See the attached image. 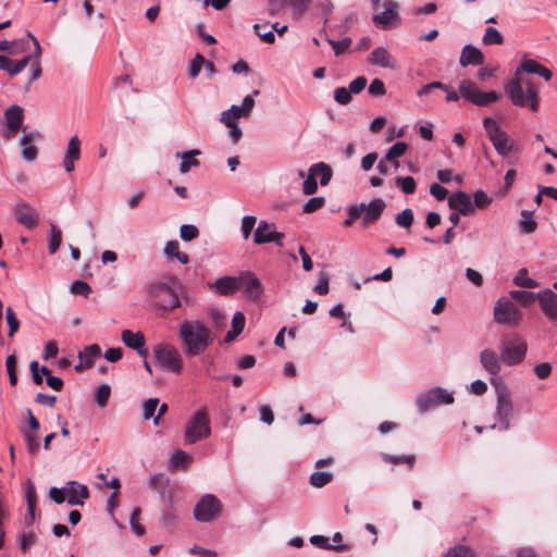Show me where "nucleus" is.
<instances>
[{"label": "nucleus", "mask_w": 557, "mask_h": 557, "mask_svg": "<svg viewBox=\"0 0 557 557\" xmlns=\"http://www.w3.org/2000/svg\"><path fill=\"white\" fill-rule=\"evenodd\" d=\"M199 236V231L194 224H183L180 228V237L184 242H190Z\"/></svg>", "instance_id": "13d9d810"}, {"label": "nucleus", "mask_w": 557, "mask_h": 557, "mask_svg": "<svg viewBox=\"0 0 557 557\" xmlns=\"http://www.w3.org/2000/svg\"><path fill=\"white\" fill-rule=\"evenodd\" d=\"M455 400L454 393L446 388L435 386L429 391L421 393L416 398L417 410L420 414H424L441 405H450Z\"/></svg>", "instance_id": "6e6552de"}, {"label": "nucleus", "mask_w": 557, "mask_h": 557, "mask_svg": "<svg viewBox=\"0 0 557 557\" xmlns=\"http://www.w3.org/2000/svg\"><path fill=\"white\" fill-rule=\"evenodd\" d=\"M408 145L404 141L395 143L386 152L385 160L394 161L397 158H400L407 151Z\"/></svg>", "instance_id": "49530a36"}, {"label": "nucleus", "mask_w": 557, "mask_h": 557, "mask_svg": "<svg viewBox=\"0 0 557 557\" xmlns=\"http://www.w3.org/2000/svg\"><path fill=\"white\" fill-rule=\"evenodd\" d=\"M396 224L404 228H409L413 223V212L407 208L396 215Z\"/></svg>", "instance_id": "864d4df0"}, {"label": "nucleus", "mask_w": 557, "mask_h": 557, "mask_svg": "<svg viewBox=\"0 0 557 557\" xmlns=\"http://www.w3.org/2000/svg\"><path fill=\"white\" fill-rule=\"evenodd\" d=\"M267 25L255 24L253 30L257 36H259L264 42L273 44L275 41V35L272 29L267 30Z\"/></svg>", "instance_id": "5fc2aeb1"}, {"label": "nucleus", "mask_w": 557, "mask_h": 557, "mask_svg": "<svg viewBox=\"0 0 557 557\" xmlns=\"http://www.w3.org/2000/svg\"><path fill=\"white\" fill-rule=\"evenodd\" d=\"M14 213L17 223L25 226L28 230H33L37 226L39 221V215L36 209L24 200H20L16 202L14 207Z\"/></svg>", "instance_id": "f3484780"}, {"label": "nucleus", "mask_w": 557, "mask_h": 557, "mask_svg": "<svg viewBox=\"0 0 557 557\" xmlns=\"http://www.w3.org/2000/svg\"><path fill=\"white\" fill-rule=\"evenodd\" d=\"M5 319L9 326V336H13L20 327V321L11 307L5 310Z\"/></svg>", "instance_id": "4d7b16f0"}, {"label": "nucleus", "mask_w": 557, "mask_h": 557, "mask_svg": "<svg viewBox=\"0 0 557 557\" xmlns=\"http://www.w3.org/2000/svg\"><path fill=\"white\" fill-rule=\"evenodd\" d=\"M520 228L521 232L524 234H531L536 230V222L533 219V212L529 210H522L521 211V219H520Z\"/></svg>", "instance_id": "c9c22d12"}, {"label": "nucleus", "mask_w": 557, "mask_h": 557, "mask_svg": "<svg viewBox=\"0 0 557 557\" xmlns=\"http://www.w3.org/2000/svg\"><path fill=\"white\" fill-rule=\"evenodd\" d=\"M121 338L127 347L136 350L140 357H147L148 350L145 348V336L141 332L134 333L131 330H124L121 333Z\"/></svg>", "instance_id": "393cba45"}, {"label": "nucleus", "mask_w": 557, "mask_h": 557, "mask_svg": "<svg viewBox=\"0 0 557 557\" xmlns=\"http://www.w3.org/2000/svg\"><path fill=\"white\" fill-rule=\"evenodd\" d=\"M205 64V57L200 53H197L188 64V77L190 79H195L198 77L202 66Z\"/></svg>", "instance_id": "a18cd8bd"}, {"label": "nucleus", "mask_w": 557, "mask_h": 557, "mask_svg": "<svg viewBox=\"0 0 557 557\" xmlns=\"http://www.w3.org/2000/svg\"><path fill=\"white\" fill-rule=\"evenodd\" d=\"M483 127L498 154L505 157L513 151L515 141L493 117H484Z\"/></svg>", "instance_id": "1a4fd4ad"}, {"label": "nucleus", "mask_w": 557, "mask_h": 557, "mask_svg": "<svg viewBox=\"0 0 557 557\" xmlns=\"http://www.w3.org/2000/svg\"><path fill=\"white\" fill-rule=\"evenodd\" d=\"M368 62L372 65L383 69L394 70L397 67L396 60L389 54L384 47L375 48L368 58Z\"/></svg>", "instance_id": "a878e982"}, {"label": "nucleus", "mask_w": 557, "mask_h": 557, "mask_svg": "<svg viewBox=\"0 0 557 557\" xmlns=\"http://www.w3.org/2000/svg\"><path fill=\"white\" fill-rule=\"evenodd\" d=\"M49 495L55 504L66 502L73 506H82L84 504L83 500L89 497V490L87 485L77 481H69L62 487L52 486L49 490Z\"/></svg>", "instance_id": "0eeeda50"}, {"label": "nucleus", "mask_w": 557, "mask_h": 557, "mask_svg": "<svg viewBox=\"0 0 557 557\" xmlns=\"http://www.w3.org/2000/svg\"><path fill=\"white\" fill-rule=\"evenodd\" d=\"M334 100L341 106H347L351 102L352 96L346 87H337L334 90Z\"/></svg>", "instance_id": "052dcab7"}, {"label": "nucleus", "mask_w": 557, "mask_h": 557, "mask_svg": "<svg viewBox=\"0 0 557 557\" xmlns=\"http://www.w3.org/2000/svg\"><path fill=\"white\" fill-rule=\"evenodd\" d=\"M509 295L512 299L521 302L523 306H528L537 299V293L534 292L513 289L510 290Z\"/></svg>", "instance_id": "37998d69"}, {"label": "nucleus", "mask_w": 557, "mask_h": 557, "mask_svg": "<svg viewBox=\"0 0 557 557\" xmlns=\"http://www.w3.org/2000/svg\"><path fill=\"white\" fill-rule=\"evenodd\" d=\"M158 398H149L143 404V417L145 420L154 418V412L158 407Z\"/></svg>", "instance_id": "e2e57ef3"}, {"label": "nucleus", "mask_w": 557, "mask_h": 557, "mask_svg": "<svg viewBox=\"0 0 557 557\" xmlns=\"http://www.w3.org/2000/svg\"><path fill=\"white\" fill-rule=\"evenodd\" d=\"M4 119L7 124V131L3 132L2 136L4 139L10 140L22 126L24 119V111L20 106H11L4 112Z\"/></svg>", "instance_id": "6ab92c4d"}, {"label": "nucleus", "mask_w": 557, "mask_h": 557, "mask_svg": "<svg viewBox=\"0 0 557 557\" xmlns=\"http://www.w3.org/2000/svg\"><path fill=\"white\" fill-rule=\"evenodd\" d=\"M513 283L523 288H535L540 285L537 281L528 276V270L524 268L518 271L513 278Z\"/></svg>", "instance_id": "58836bf2"}, {"label": "nucleus", "mask_w": 557, "mask_h": 557, "mask_svg": "<svg viewBox=\"0 0 557 557\" xmlns=\"http://www.w3.org/2000/svg\"><path fill=\"white\" fill-rule=\"evenodd\" d=\"M444 557H475L473 550L465 545H456L451 547Z\"/></svg>", "instance_id": "6e6d98bb"}, {"label": "nucleus", "mask_w": 557, "mask_h": 557, "mask_svg": "<svg viewBox=\"0 0 557 557\" xmlns=\"http://www.w3.org/2000/svg\"><path fill=\"white\" fill-rule=\"evenodd\" d=\"M239 289H243L248 299L257 301L263 294V285L255 273L246 271L238 276Z\"/></svg>", "instance_id": "dca6fc26"}, {"label": "nucleus", "mask_w": 557, "mask_h": 557, "mask_svg": "<svg viewBox=\"0 0 557 557\" xmlns=\"http://www.w3.org/2000/svg\"><path fill=\"white\" fill-rule=\"evenodd\" d=\"M209 317L211 318L214 326L220 330L225 326V315L224 313L216 307H212L209 309Z\"/></svg>", "instance_id": "338daca9"}, {"label": "nucleus", "mask_w": 557, "mask_h": 557, "mask_svg": "<svg viewBox=\"0 0 557 557\" xmlns=\"http://www.w3.org/2000/svg\"><path fill=\"white\" fill-rule=\"evenodd\" d=\"M368 92L373 97H382L386 94L385 84L380 78H374L368 88Z\"/></svg>", "instance_id": "69168bd1"}, {"label": "nucleus", "mask_w": 557, "mask_h": 557, "mask_svg": "<svg viewBox=\"0 0 557 557\" xmlns=\"http://www.w3.org/2000/svg\"><path fill=\"white\" fill-rule=\"evenodd\" d=\"M168 478L163 473L151 474L148 478V484L152 490L162 492L168 485Z\"/></svg>", "instance_id": "603ef678"}, {"label": "nucleus", "mask_w": 557, "mask_h": 557, "mask_svg": "<svg viewBox=\"0 0 557 557\" xmlns=\"http://www.w3.org/2000/svg\"><path fill=\"white\" fill-rule=\"evenodd\" d=\"M70 290L73 294H78L84 297H88V295L91 293L90 286L86 282L81 281V280L74 281L71 284Z\"/></svg>", "instance_id": "774afa93"}, {"label": "nucleus", "mask_w": 557, "mask_h": 557, "mask_svg": "<svg viewBox=\"0 0 557 557\" xmlns=\"http://www.w3.org/2000/svg\"><path fill=\"white\" fill-rule=\"evenodd\" d=\"M26 449L30 455H36L40 448L39 437L36 432L23 431Z\"/></svg>", "instance_id": "a19ab883"}, {"label": "nucleus", "mask_w": 557, "mask_h": 557, "mask_svg": "<svg viewBox=\"0 0 557 557\" xmlns=\"http://www.w3.org/2000/svg\"><path fill=\"white\" fill-rule=\"evenodd\" d=\"M177 336L187 358L205 352L215 338L214 333L200 320H184L177 327Z\"/></svg>", "instance_id": "f03ea898"}, {"label": "nucleus", "mask_w": 557, "mask_h": 557, "mask_svg": "<svg viewBox=\"0 0 557 557\" xmlns=\"http://www.w3.org/2000/svg\"><path fill=\"white\" fill-rule=\"evenodd\" d=\"M333 9L334 5L331 0H321L317 3V10L319 11L320 16L323 18L324 26L326 25Z\"/></svg>", "instance_id": "680f3d73"}, {"label": "nucleus", "mask_w": 557, "mask_h": 557, "mask_svg": "<svg viewBox=\"0 0 557 557\" xmlns=\"http://www.w3.org/2000/svg\"><path fill=\"white\" fill-rule=\"evenodd\" d=\"M100 355V347L97 344L85 347L84 351L79 352V360L84 361V366L89 368L92 366L94 360Z\"/></svg>", "instance_id": "f704fd0d"}, {"label": "nucleus", "mask_w": 557, "mask_h": 557, "mask_svg": "<svg viewBox=\"0 0 557 557\" xmlns=\"http://www.w3.org/2000/svg\"><path fill=\"white\" fill-rule=\"evenodd\" d=\"M522 73L536 74L548 82L553 78V72L524 54L512 78L504 84L505 94L515 107L528 108L532 112H536L540 109L539 90L535 84L522 77Z\"/></svg>", "instance_id": "f257e3e1"}, {"label": "nucleus", "mask_w": 557, "mask_h": 557, "mask_svg": "<svg viewBox=\"0 0 557 557\" xmlns=\"http://www.w3.org/2000/svg\"><path fill=\"white\" fill-rule=\"evenodd\" d=\"M211 287H214L220 295H230L239 290L238 276H224L216 280Z\"/></svg>", "instance_id": "cd10ccee"}, {"label": "nucleus", "mask_w": 557, "mask_h": 557, "mask_svg": "<svg viewBox=\"0 0 557 557\" xmlns=\"http://www.w3.org/2000/svg\"><path fill=\"white\" fill-rule=\"evenodd\" d=\"M198 154H200L198 149H193L186 152H177L176 157L182 159L180 163V172L185 174L190 170L191 166H198L199 161L195 159V156Z\"/></svg>", "instance_id": "7c9ffc66"}, {"label": "nucleus", "mask_w": 557, "mask_h": 557, "mask_svg": "<svg viewBox=\"0 0 557 557\" xmlns=\"http://www.w3.org/2000/svg\"><path fill=\"white\" fill-rule=\"evenodd\" d=\"M502 360L506 366H517L521 363L527 355L528 345L519 336H515L511 339L503 341L500 346Z\"/></svg>", "instance_id": "f8f14e48"}, {"label": "nucleus", "mask_w": 557, "mask_h": 557, "mask_svg": "<svg viewBox=\"0 0 557 557\" xmlns=\"http://www.w3.org/2000/svg\"><path fill=\"white\" fill-rule=\"evenodd\" d=\"M62 242V232L61 230L53 223L50 224V236H49V244H48V250L50 255H54Z\"/></svg>", "instance_id": "4c0bfd02"}, {"label": "nucleus", "mask_w": 557, "mask_h": 557, "mask_svg": "<svg viewBox=\"0 0 557 557\" xmlns=\"http://www.w3.org/2000/svg\"><path fill=\"white\" fill-rule=\"evenodd\" d=\"M29 49V41L27 39L17 40H1L0 51L9 54L16 55L18 52H23Z\"/></svg>", "instance_id": "c85d7f7f"}, {"label": "nucleus", "mask_w": 557, "mask_h": 557, "mask_svg": "<svg viewBox=\"0 0 557 557\" xmlns=\"http://www.w3.org/2000/svg\"><path fill=\"white\" fill-rule=\"evenodd\" d=\"M492 384L496 386L497 401H496V416L498 425L494 424L493 429L507 431L510 428V419L512 416V403L507 388L492 379Z\"/></svg>", "instance_id": "9d476101"}, {"label": "nucleus", "mask_w": 557, "mask_h": 557, "mask_svg": "<svg viewBox=\"0 0 557 557\" xmlns=\"http://www.w3.org/2000/svg\"><path fill=\"white\" fill-rule=\"evenodd\" d=\"M541 310L549 320H557V294L546 288L537 292Z\"/></svg>", "instance_id": "412c9836"}, {"label": "nucleus", "mask_w": 557, "mask_h": 557, "mask_svg": "<svg viewBox=\"0 0 557 557\" xmlns=\"http://www.w3.org/2000/svg\"><path fill=\"white\" fill-rule=\"evenodd\" d=\"M211 435L210 418L206 408L193 413L184 430V444L194 445Z\"/></svg>", "instance_id": "423d86ee"}, {"label": "nucleus", "mask_w": 557, "mask_h": 557, "mask_svg": "<svg viewBox=\"0 0 557 557\" xmlns=\"http://www.w3.org/2000/svg\"><path fill=\"white\" fill-rule=\"evenodd\" d=\"M257 218L255 215H245L242 220V235L244 239H248L255 228Z\"/></svg>", "instance_id": "bf43d9fd"}, {"label": "nucleus", "mask_w": 557, "mask_h": 557, "mask_svg": "<svg viewBox=\"0 0 557 557\" xmlns=\"http://www.w3.org/2000/svg\"><path fill=\"white\" fill-rule=\"evenodd\" d=\"M482 40L485 45H502L504 37L496 28L487 27Z\"/></svg>", "instance_id": "8fccbe9b"}, {"label": "nucleus", "mask_w": 557, "mask_h": 557, "mask_svg": "<svg viewBox=\"0 0 557 557\" xmlns=\"http://www.w3.org/2000/svg\"><path fill=\"white\" fill-rule=\"evenodd\" d=\"M81 158V140L75 135L72 136L69 140L66 151L64 154V159L62 162V166L65 170V172L70 173L73 172L75 169V161L79 160Z\"/></svg>", "instance_id": "b1692460"}, {"label": "nucleus", "mask_w": 557, "mask_h": 557, "mask_svg": "<svg viewBox=\"0 0 557 557\" xmlns=\"http://www.w3.org/2000/svg\"><path fill=\"white\" fill-rule=\"evenodd\" d=\"M333 479V473L329 471H314L310 478L309 482L313 487H323L329 484Z\"/></svg>", "instance_id": "ea45409f"}, {"label": "nucleus", "mask_w": 557, "mask_h": 557, "mask_svg": "<svg viewBox=\"0 0 557 557\" xmlns=\"http://www.w3.org/2000/svg\"><path fill=\"white\" fill-rule=\"evenodd\" d=\"M383 5L385 10L379 14H374L372 16V22L376 26L387 28L392 25L393 22L399 20V14L397 11L398 3L394 0H385Z\"/></svg>", "instance_id": "aec40b11"}, {"label": "nucleus", "mask_w": 557, "mask_h": 557, "mask_svg": "<svg viewBox=\"0 0 557 557\" xmlns=\"http://www.w3.org/2000/svg\"><path fill=\"white\" fill-rule=\"evenodd\" d=\"M311 166H312V170L314 171L315 175L320 176V184L322 186L327 185L330 183V181L332 180V175H333L331 166L324 162H319Z\"/></svg>", "instance_id": "e433bc0d"}, {"label": "nucleus", "mask_w": 557, "mask_h": 557, "mask_svg": "<svg viewBox=\"0 0 557 557\" xmlns=\"http://www.w3.org/2000/svg\"><path fill=\"white\" fill-rule=\"evenodd\" d=\"M151 305L162 313H169L182 306L178 294L168 282L151 283L147 287Z\"/></svg>", "instance_id": "39448f33"}, {"label": "nucleus", "mask_w": 557, "mask_h": 557, "mask_svg": "<svg viewBox=\"0 0 557 557\" xmlns=\"http://www.w3.org/2000/svg\"><path fill=\"white\" fill-rule=\"evenodd\" d=\"M480 363L483 369L493 377L497 376L502 370V355L498 356L492 349H483L480 352Z\"/></svg>", "instance_id": "4be33fe9"}, {"label": "nucleus", "mask_w": 557, "mask_h": 557, "mask_svg": "<svg viewBox=\"0 0 557 557\" xmlns=\"http://www.w3.org/2000/svg\"><path fill=\"white\" fill-rule=\"evenodd\" d=\"M27 37L33 41V44L35 46L34 53H28L15 62L5 55H0V70L7 72L11 76H14V75H17L21 72H23L25 70V67L30 63L29 83H33L41 76V66H40L41 47H40L37 38L34 37L32 35V33H28Z\"/></svg>", "instance_id": "7ed1b4c3"}, {"label": "nucleus", "mask_w": 557, "mask_h": 557, "mask_svg": "<svg viewBox=\"0 0 557 557\" xmlns=\"http://www.w3.org/2000/svg\"><path fill=\"white\" fill-rule=\"evenodd\" d=\"M223 509L221 500L213 494L200 497L194 508V518L198 522H210L219 519Z\"/></svg>", "instance_id": "9b49d317"}, {"label": "nucleus", "mask_w": 557, "mask_h": 557, "mask_svg": "<svg viewBox=\"0 0 557 557\" xmlns=\"http://www.w3.org/2000/svg\"><path fill=\"white\" fill-rule=\"evenodd\" d=\"M459 63L462 67L468 65H481L484 63V55L476 47L466 45L461 50Z\"/></svg>", "instance_id": "bb28decb"}, {"label": "nucleus", "mask_w": 557, "mask_h": 557, "mask_svg": "<svg viewBox=\"0 0 557 557\" xmlns=\"http://www.w3.org/2000/svg\"><path fill=\"white\" fill-rule=\"evenodd\" d=\"M381 458L383 461L393 463V465L405 463L410 470L414 467V463H416V455H413V454L395 456V455L382 453Z\"/></svg>", "instance_id": "473e14b6"}, {"label": "nucleus", "mask_w": 557, "mask_h": 557, "mask_svg": "<svg viewBox=\"0 0 557 557\" xmlns=\"http://www.w3.org/2000/svg\"><path fill=\"white\" fill-rule=\"evenodd\" d=\"M448 206L450 209L458 210L462 215H469L474 211V206L470 196L465 191H456L448 198Z\"/></svg>", "instance_id": "5701e85b"}, {"label": "nucleus", "mask_w": 557, "mask_h": 557, "mask_svg": "<svg viewBox=\"0 0 557 557\" xmlns=\"http://www.w3.org/2000/svg\"><path fill=\"white\" fill-rule=\"evenodd\" d=\"M193 462V457L182 449H176L170 458V468L187 469Z\"/></svg>", "instance_id": "2f4dec72"}, {"label": "nucleus", "mask_w": 557, "mask_h": 557, "mask_svg": "<svg viewBox=\"0 0 557 557\" xmlns=\"http://www.w3.org/2000/svg\"><path fill=\"white\" fill-rule=\"evenodd\" d=\"M37 543V535L35 532H24L20 535V548L23 553L29 550Z\"/></svg>", "instance_id": "3c124183"}, {"label": "nucleus", "mask_w": 557, "mask_h": 557, "mask_svg": "<svg viewBox=\"0 0 557 557\" xmlns=\"http://www.w3.org/2000/svg\"><path fill=\"white\" fill-rule=\"evenodd\" d=\"M255 107V99L251 96H246L243 100L242 106L233 104L228 112H231L233 119L238 120L240 117H248Z\"/></svg>", "instance_id": "c756f323"}, {"label": "nucleus", "mask_w": 557, "mask_h": 557, "mask_svg": "<svg viewBox=\"0 0 557 557\" xmlns=\"http://www.w3.org/2000/svg\"><path fill=\"white\" fill-rule=\"evenodd\" d=\"M325 205L324 197H312L304 206L302 211L305 213H312L321 209Z\"/></svg>", "instance_id": "0e129e2a"}, {"label": "nucleus", "mask_w": 557, "mask_h": 557, "mask_svg": "<svg viewBox=\"0 0 557 557\" xmlns=\"http://www.w3.org/2000/svg\"><path fill=\"white\" fill-rule=\"evenodd\" d=\"M320 35L332 46L336 57L348 50L351 45V39L349 37H345L341 40L330 38L325 33V28L321 30Z\"/></svg>", "instance_id": "72a5a7b5"}, {"label": "nucleus", "mask_w": 557, "mask_h": 557, "mask_svg": "<svg viewBox=\"0 0 557 557\" xmlns=\"http://www.w3.org/2000/svg\"><path fill=\"white\" fill-rule=\"evenodd\" d=\"M395 184L407 195L413 194L417 188L416 181L412 176H398L395 180Z\"/></svg>", "instance_id": "c03bdc74"}, {"label": "nucleus", "mask_w": 557, "mask_h": 557, "mask_svg": "<svg viewBox=\"0 0 557 557\" xmlns=\"http://www.w3.org/2000/svg\"><path fill=\"white\" fill-rule=\"evenodd\" d=\"M274 228V223H269L265 220H261L258 223V226L255 231L253 243L257 245H263L268 243H274L277 246H283V238L285 237L283 233L276 231H270L269 233H264L265 230Z\"/></svg>", "instance_id": "a211bd4d"}, {"label": "nucleus", "mask_w": 557, "mask_h": 557, "mask_svg": "<svg viewBox=\"0 0 557 557\" xmlns=\"http://www.w3.org/2000/svg\"><path fill=\"white\" fill-rule=\"evenodd\" d=\"M385 207L386 203L381 198H374L369 203L356 205L359 219L362 220V224L364 226H368L377 221L381 218Z\"/></svg>", "instance_id": "2eb2a0df"}, {"label": "nucleus", "mask_w": 557, "mask_h": 557, "mask_svg": "<svg viewBox=\"0 0 557 557\" xmlns=\"http://www.w3.org/2000/svg\"><path fill=\"white\" fill-rule=\"evenodd\" d=\"M317 175L312 170V166L309 168L308 176L305 178L302 184V191L305 195H313L318 189V183L315 180Z\"/></svg>", "instance_id": "09e8293b"}, {"label": "nucleus", "mask_w": 557, "mask_h": 557, "mask_svg": "<svg viewBox=\"0 0 557 557\" xmlns=\"http://www.w3.org/2000/svg\"><path fill=\"white\" fill-rule=\"evenodd\" d=\"M157 362L165 370L178 373L182 370V357L178 350L170 344L158 345L153 350Z\"/></svg>", "instance_id": "4468645a"}, {"label": "nucleus", "mask_w": 557, "mask_h": 557, "mask_svg": "<svg viewBox=\"0 0 557 557\" xmlns=\"http://www.w3.org/2000/svg\"><path fill=\"white\" fill-rule=\"evenodd\" d=\"M493 318L498 324L516 326L522 319V312L508 298L502 297L494 306Z\"/></svg>", "instance_id": "ddd939ff"}, {"label": "nucleus", "mask_w": 557, "mask_h": 557, "mask_svg": "<svg viewBox=\"0 0 557 557\" xmlns=\"http://www.w3.org/2000/svg\"><path fill=\"white\" fill-rule=\"evenodd\" d=\"M26 502H27V516L32 522H34L37 517L35 513V506H36V491L35 486L29 483L26 488Z\"/></svg>", "instance_id": "79ce46f5"}, {"label": "nucleus", "mask_w": 557, "mask_h": 557, "mask_svg": "<svg viewBox=\"0 0 557 557\" xmlns=\"http://www.w3.org/2000/svg\"><path fill=\"white\" fill-rule=\"evenodd\" d=\"M111 388L107 384H101L95 391V401L99 407H104L110 398Z\"/></svg>", "instance_id": "de8ad7c7"}, {"label": "nucleus", "mask_w": 557, "mask_h": 557, "mask_svg": "<svg viewBox=\"0 0 557 557\" xmlns=\"http://www.w3.org/2000/svg\"><path fill=\"white\" fill-rule=\"evenodd\" d=\"M459 92L455 90H450L446 92V101L455 102L458 101L460 97H462L466 101L478 106V107H487L494 102H497L500 99V95L494 90L491 91H482L478 88V86L470 79H462L459 83Z\"/></svg>", "instance_id": "20e7f679"}]
</instances>
